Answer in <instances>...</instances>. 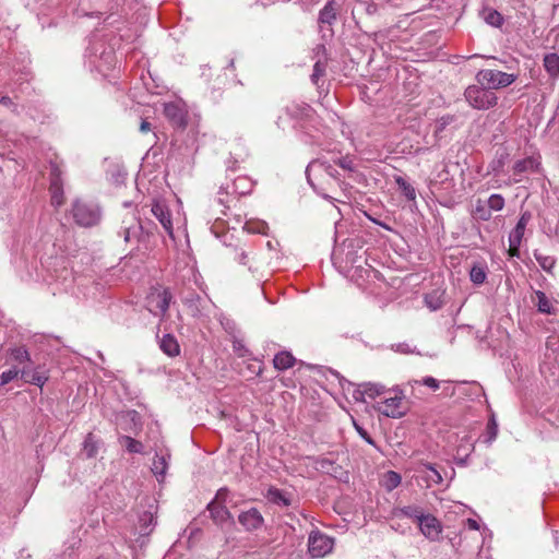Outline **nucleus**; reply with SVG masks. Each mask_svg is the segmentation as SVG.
Instances as JSON below:
<instances>
[{
    "label": "nucleus",
    "instance_id": "obj_1",
    "mask_svg": "<svg viewBox=\"0 0 559 559\" xmlns=\"http://www.w3.org/2000/svg\"><path fill=\"white\" fill-rule=\"evenodd\" d=\"M336 175L337 171L332 165L319 159L311 162L306 169L308 183L326 200H333L328 192L338 183Z\"/></svg>",
    "mask_w": 559,
    "mask_h": 559
},
{
    "label": "nucleus",
    "instance_id": "obj_2",
    "mask_svg": "<svg viewBox=\"0 0 559 559\" xmlns=\"http://www.w3.org/2000/svg\"><path fill=\"white\" fill-rule=\"evenodd\" d=\"M540 372L547 381L559 382V340L548 338Z\"/></svg>",
    "mask_w": 559,
    "mask_h": 559
},
{
    "label": "nucleus",
    "instance_id": "obj_3",
    "mask_svg": "<svg viewBox=\"0 0 559 559\" xmlns=\"http://www.w3.org/2000/svg\"><path fill=\"white\" fill-rule=\"evenodd\" d=\"M464 97L469 106L477 110L490 109L498 103L496 94L480 84L469 85L464 92Z\"/></svg>",
    "mask_w": 559,
    "mask_h": 559
},
{
    "label": "nucleus",
    "instance_id": "obj_4",
    "mask_svg": "<svg viewBox=\"0 0 559 559\" xmlns=\"http://www.w3.org/2000/svg\"><path fill=\"white\" fill-rule=\"evenodd\" d=\"M404 393L399 388L390 389L383 396V401L378 402L374 408L382 415L391 418H401L404 416L403 409Z\"/></svg>",
    "mask_w": 559,
    "mask_h": 559
},
{
    "label": "nucleus",
    "instance_id": "obj_5",
    "mask_svg": "<svg viewBox=\"0 0 559 559\" xmlns=\"http://www.w3.org/2000/svg\"><path fill=\"white\" fill-rule=\"evenodd\" d=\"M476 81L489 90H498L511 85L518 76L499 70L484 69L477 72Z\"/></svg>",
    "mask_w": 559,
    "mask_h": 559
},
{
    "label": "nucleus",
    "instance_id": "obj_6",
    "mask_svg": "<svg viewBox=\"0 0 559 559\" xmlns=\"http://www.w3.org/2000/svg\"><path fill=\"white\" fill-rule=\"evenodd\" d=\"M254 187V182L251 178L248 176H239L229 185H226V187H222L218 192V202L228 207L229 203L233 201V199H229L230 195H247L249 194Z\"/></svg>",
    "mask_w": 559,
    "mask_h": 559
},
{
    "label": "nucleus",
    "instance_id": "obj_7",
    "mask_svg": "<svg viewBox=\"0 0 559 559\" xmlns=\"http://www.w3.org/2000/svg\"><path fill=\"white\" fill-rule=\"evenodd\" d=\"M72 212L76 224L83 227L94 226L100 219V211L95 204L76 201L73 204Z\"/></svg>",
    "mask_w": 559,
    "mask_h": 559
},
{
    "label": "nucleus",
    "instance_id": "obj_8",
    "mask_svg": "<svg viewBox=\"0 0 559 559\" xmlns=\"http://www.w3.org/2000/svg\"><path fill=\"white\" fill-rule=\"evenodd\" d=\"M230 254L235 262L247 267L253 275L259 272L262 265L257 258L255 251L251 247L234 246L230 248Z\"/></svg>",
    "mask_w": 559,
    "mask_h": 559
},
{
    "label": "nucleus",
    "instance_id": "obj_9",
    "mask_svg": "<svg viewBox=\"0 0 559 559\" xmlns=\"http://www.w3.org/2000/svg\"><path fill=\"white\" fill-rule=\"evenodd\" d=\"M170 300L171 294L168 289H153L146 298V308L154 316L164 317Z\"/></svg>",
    "mask_w": 559,
    "mask_h": 559
},
{
    "label": "nucleus",
    "instance_id": "obj_10",
    "mask_svg": "<svg viewBox=\"0 0 559 559\" xmlns=\"http://www.w3.org/2000/svg\"><path fill=\"white\" fill-rule=\"evenodd\" d=\"M334 540L321 532H312L309 535L308 547L312 557L321 558L330 554L333 549Z\"/></svg>",
    "mask_w": 559,
    "mask_h": 559
},
{
    "label": "nucleus",
    "instance_id": "obj_11",
    "mask_svg": "<svg viewBox=\"0 0 559 559\" xmlns=\"http://www.w3.org/2000/svg\"><path fill=\"white\" fill-rule=\"evenodd\" d=\"M420 533L430 542H439L443 532L441 522L432 514H425L417 524Z\"/></svg>",
    "mask_w": 559,
    "mask_h": 559
},
{
    "label": "nucleus",
    "instance_id": "obj_12",
    "mask_svg": "<svg viewBox=\"0 0 559 559\" xmlns=\"http://www.w3.org/2000/svg\"><path fill=\"white\" fill-rule=\"evenodd\" d=\"M227 493V489H219L216 493L215 500L209 503L207 506L212 519L219 524L225 523L226 521L231 519L228 509L224 504H222V502L225 501Z\"/></svg>",
    "mask_w": 559,
    "mask_h": 559
},
{
    "label": "nucleus",
    "instance_id": "obj_13",
    "mask_svg": "<svg viewBox=\"0 0 559 559\" xmlns=\"http://www.w3.org/2000/svg\"><path fill=\"white\" fill-rule=\"evenodd\" d=\"M50 194L51 204L59 207L63 204V189L61 182V169L57 163H50Z\"/></svg>",
    "mask_w": 559,
    "mask_h": 559
},
{
    "label": "nucleus",
    "instance_id": "obj_14",
    "mask_svg": "<svg viewBox=\"0 0 559 559\" xmlns=\"http://www.w3.org/2000/svg\"><path fill=\"white\" fill-rule=\"evenodd\" d=\"M389 390L390 389H386L381 383L365 382L358 385V388L354 391L353 396L356 401H365V397L373 400L379 396H384Z\"/></svg>",
    "mask_w": 559,
    "mask_h": 559
},
{
    "label": "nucleus",
    "instance_id": "obj_15",
    "mask_svg": "<svg viewBox=\"0 0 559 559\" xmlns=\"http://www.w3.org/2000/svg\"><path fill=\"white\" fill-rule=\"evenodd\" d=\"M164 115L176 127H185L187 124V110L182 103L171 102L164 106Z\"/></svg>",
    "mask_w": 559,
    "mask_h": 559
},
{
    "label": "nucleus",
    "instance_id": "obj_16",
    "mask_svg": "<svg viewBox=\"0 0 559 559\" xmlns=\"http://www.w3.org/2000/svg\"><path fill=\"white\" fill-rule=\"evenodd\" d=\"M151 211L156 219L160 223L165 231L173 238L174 228L171 214L165 202L159 200L154 201Z\"/></svg>",
    "mask_w": 559,
    "mask_h": 559
},
{
    "label": "nucleus",
    "instance_id": "obj_17",
    "mask_svg": "<svg viewBox=\"0 0 559 559\" xmlns=\"http://www.w3.org/2000/svg\"><path fill=\"white\" fill-rule=\"evenodd\" d=\"M540 162L539 158L530 156L515 162L513 166V175L515 176L513 181L515 183L522 180L523 174L525 173H537L539 170Z\"/></svg>",
    "mask_w": 559,
    "mask_h": 559
},
{
    "label": "nucleus",
    "instance_id": "obj_18",
    "mask_svg": "<svg viewBox=\"0 0 559 559\" xmlns=\"http://www.w3.org/2000/svg\"><path fill=\"white\" fill-rule=\"evenodd\" d=\"M170 454L168 450H160L156 452L155 457L152 463L151 471L156 477L158 483L164 481L168 465H169Z\"/></svg>",
    "mask_w": 559,
    "mask_h": 559
},
{
    "label": "nucleus",
    "instance_id": "obj_19",
    "mask_svg": "<svg viewBox=\"0 0 559 559\" xmlns=\"http://www.w3.org/2000/svg\"><path fill=\"white\" fill-rule=\"evenodd\" d=\"M21 374L25 382L35 384L39 388H43L49 378L47 371L41 367H25L21 370Z\"/></svg>",
    "mask_w": 559,
    "mask_h": 559
},
{
    "label": "nucleus",
    "instance_id": "obj_20",
    "mask_svg": "<svg viewBox=\"0 0 559 559\" xmlns=\"http://www.w3.org/2000/svg\"><path fill=\"white\" fill-rule=\"evenodd\" d=\"M239 523L247 530V531H254L262 526L263 524V516L259 512L258 509L251 508L248 511L241 512L238 516Z\"/></svg>",
    "mask_w": 559,
    "mask_h": 559
},
{
    "label": "nucleus",
    "instance_id": "obj_21",
    "mask_svg": "<svg viewBox=\"0 0 559 559\" xmlns=\"http://www.w3.org/2000/svg\"><path fill=\"white\" fill-rule=\"evenodd\" d=\"M265 497L269 502L280 507H289L292 504V496L276 487H270Z\"/></svg>",
    "mask_w": 559,
    "mask_h": 559
},
{
    "label": "nucleus",
    "instance_id": "obj_22",
    "mask_svg": "<svg viewBox=\"0 0 559 559\" xmlns=\"http://www.w3.org/2000/svg\"><path fill=\"white\" fill-rule=\"evenodd\" d=\"M160 349L168 356L175 357L179 355L180 347L175 336L165 334L159 342Z\"/></svg>",
    "mask_w": 559,
    "mask_h": 559
},
{
    "label": "nucleus",
    "instance_id": "obj_23",
    "mask_svg": "<svg viewBox=\"0 0 559 559\" xmlns=\"http://www.w3.org/2000/svg\"><path fill=\"white\" fill-rule=\"evenodd\" d=\"M274 367L278 370H286L294 366L295 358L289 352H281L273 359Z\"/></svg>",
    "mask_w": 559,
    "mask_h": 559
},
{
    "label": "nucleus",
    "instance_id": "obj_24",
    "mask_svg": "<svg viewBox=\"0 0 559 559\" xmlns=\"http://www.w3.org/2000/svg\"><path fill=\"white\" fill-rule=\"evenodd\" d=\"M423 478H425L427 486L439 485L442 483L441 474L430 464H425L421 471Z\"/></svg>",
    "mask_w": 559,
    "mask_h": 559
},
{
    "label": "nucleus",
    "instance_id": "obj_25",
    "mask_svg": "<svg viewBox=\"0 0 559 559\" xmlns=\"http://www.w3.org/2000/svg\"><path fill=\"white\" fill-rule=\"evenodd\" d=\"M469 278L475 285H481L487 278V266L484 263H476L469 271Z\"/></svg>",
    "mask_w": 559,
    "mask_h": 559
},
{
    "label": "nucleus",
    "instance_id": "obj_26",
    "mask_svg": "<svg viewBox=\"0 0 559 559\" xmlns=\"http://www.w3.org/2000/svg\"><path fill=\"white\" fill-rule=\"evenodd\" d=\"M473 216L476 219L479 221H489L491 218L492 213L490 212V209L488 207L487 202H484L481 200H477L474 204Z\"/></svg>",
    "mask_w": 559,
    "mask_h": 559
},
{
    "label": "nucleus",
    "instance_id": "obj_27",
    "mask_svg": "<svg viewBox=\"0 0 559 559\" xmlns=\"http://www.w3.org/2000/svg\"><path fill=\"white\" fill-rule=\"evenodd\" d=\"M544 67L550 76H559V56L557 53H548L544 58Z\"/></svg>",
    "mask_w": 559,
    "mask_h": 559
},
{
    "label": "nucleus",
    "instance_id": "obj_28",
    "mask_svg": "<svg viewBox=\"0 0 559 559\" xmlns=\"http://www.w3.org/2000/svg\"><path fill=\"white\" fill-rule=\"evenodd\" d=\"M99 449V442L96 440L93 433H88L83 442V452L86 457L91 459L96 456Z\"/></svg>",
    "mask_w": 559,
    "mask_h": 559
},
{
    "label": "nucleus",
    "instance_id": "obj_29",
    "mask_svg": "<svg viewBox=\"0 0 559 559\" xmlns=\"http://www.w3.org/2000/svg\"><path fill=\"white\" fill-rule=\"evenodd\" d=\"M400 514L415 521L417 524L425 515L423 508L418 506H405L399 510Z\"/></svg>",
    "mask_w": 559,
    "mask_h": 559
},
{
    "label": "nucleus",
    "instance_id": "obj_30",
    "mask_svg": "<svg viewBox=\"0 0 559 559\" xmlns=\"http://www.w3.org/2000/svg\"><path fill=\"white\" fill-rule=\"evenodd\" d=\"M267 224L260 219L247 221L243 225V229L249 234H262L265 235L267 230Z\"/></svg>",
    "mask_w": 559,
    "mask_h": 559
},
{
    "label": "nucleus",
    "instance_id": "obj_31",
    "mask_svg": "<svg viewBox=\"0 0 559 559\" xmlns=\"http://www.w3.org/2000/svg\"><path fill=\"white\" fill-rule=\"evenodd\" d=\"M395 182L399 186V189L401 190L402 194L408 200V201H415L416 199V190L415 188L408 183L403 177L397 176L395 178Z\"/></svg>",
    "mask_w": 559,
    "mask_h": 559
},
{
    "label": "nucleus",
    "instance_id": "obj_32",
    "mask_svg": "<svg viewBox=\"0 0 559 559\" xmlns=\"http://www.w3.org/2000/svg\"><path fill=\"white\" fill-rule=\"evenodd\" d=\"M131 221V224L122 226L120 231L126 242H130L133 238H136L142 228L134 218H132Z\"/></svg>",
    "mask_w": 559,
    "mask_h": 559
},
{
    "label": "nucleus",
    "instance_id": "obj_33",
    "mask_svg": "<svg viewBox=\"0 0 559 559\" xmlns=\"http://www.w3.org/2000/svg\"><path fill=\"white\" fill-rule=\"evenodd\" d=\"M119 442L130 453H141L143 451V444L128 436H121Z\"/></svg>",
    "mask_w": 559,
    "mask_h": 559
},
{
    "label": "nucleus",
    "instance_id": "obj_34",
    "mask_svg": "<svg viewBox=\"0 0 559 559\" xmlns=\"http://www.w3.org/2000/svg\"><path fill=\"white\" fill-rule=\"evenodd\" d=\"M535 297L538 311L543 313H551L552 306L546 294L542 290H536Z\"/></svg>",
    "mask_w": 559,
    "mask_h": 559
},
{
    "label": "nucleus",
    "instance_id": "obj_35",
    "mask_svg": "<svg viewBox=\"0 0 559 559\" xmlns=\"http://www.w3.org/2000/svg\"><path fill=\"white\" fill-rule=\"evenodd\" d=\"M336 19L335 8L332 2H328L320 11L319 21L323 24H332Z\"/></svg>",
    "mask_w": 559,
    "mask_h": 559
},
{
    "label": "nucleus",
    "instance_id": "obj_36",
    "mask_svg": "<svg viewBox=\"0 0 559 559\" xmlns=\"http://www.w3.org/2000/svg\"><path fill=\"white\" fill-rule=\"evenodd\" d=\"M401 475L394 471H389L384 474L383 477V486L386 490L391 491L395 489L401 484Z\"/></svg>",
    "mask_w": 559,
    "mask_h": 559
},
{
    "label": "nucleus",
    "instance_id": "obj_37",
    "mask_svg": "<svg viewBox=\"0 0 559 559\" xmlns=\"http://www.w3.org/2000/svg\"><path fill=\"white\" fill-rule=\"evenodd\" d=\"M534 257H535L537 263L539 264V266L546 272H550L551 269L555 266L556 260L554 257L544 255L537 251L534 252Z\"/></svg>",
    "mask_w": 559,
    "mask_h": 559
},
{
    "label": "nucleus",
    "instance_id": "obj_38",
    "mask_svg": "<svg viewBox=\"0 0 559 559\" xmlns=\"http://www.w3.org/2000/svg\"><path fill=\"white\" fill-rule=\"evenodd\" d=\"M10 356L19 364H23L31 360L29 353L24 346L11 348Z\"/></svg>",
    "mask_w": 559,
    "mask_h": 559
},
{
    "label": "nucleus",
    "instance_id": "obj_39",
    "mask_svg": "<svg viewBox=\"0 0 559 559\" xmlns=\"http://www.w3.org/2000/svg\"><path fill=\"white\" fill-rule=\"evenodd\" d=\"M425 305L432 311L440 309L443 306L441 295L433 293L425 296Z\"/></svg>",
    "mask_w": 559,
    "mask_h": 559
},
{
    "label": "nucleus",
    "instance_id": "obj_40",
    "mask_svg": "<svg viewBox=\"0 0 559 559\" xmlns=\"http://www.w3.org/2000/svg\"><path fill=\"white\" fill-rule=\"evenodd\" d=\"M504 203L506 202H504L503 197L498 193L491 194L487 200V204H488V207L490 209L491 213H492V211H495V212L501 211L504 207Z\"/></svg>",
    "mask_w": 559,
    "mask_h": 559
},
{
    "label": "nucleus",
    "instance_id": "obj_41",
    "mask_svg": "<svg viewBox=\"0 0 559 559\" xmlns=\"http://www.w3.org/2000/svg\"><path fill=\"white\" fill-rule=\"evenodd\" d=\"M334 163L337 164L344 170H348V171L356 170L355 158L349 155L340 157L336 160H334Z\"/></svg>",
    "mask_w": 559,
    "mask_h": 559
},
{
    "label": "nucleus",
    "instance_id": "obj_42",
    "mask_svg": "<svg viewBox=\"0 0 559 559\" xmlns=\"http://www.w3.org/2000/svg\"><path fill=\"white\" fill-rule=\"evenodd\" d=\"M498 433V425L495 420V418H491L487 424L486 435H485V442L491 443L496 438Z\"/></svg>",
    "mask_w": 559,
    "mask_h": 559
},
{
    "label": "nucleus",
    "instance_id": "obj_43",
    "mask_svg": "<svg viewBox=\"0 0 559 559\" xmlns=\"http://www.w3.org/2000/svg\"><path fill=\"white\" fill-rule=\"evenodd\" d=\"M326 64L322 61H317L313 66V73L311 74V81L313 84L319 83V80L324 75L325 73Z\"/></svg>",
    "mask_w": 559,
    "mask_h": 559
},
{
    "label": "nucleus",
    "instance_id": "obj_44",
    "mask_svg": "<svg viewBox=\"0 0 559 559\" xmlns=\"http://www.w3.org/2000/svg\"><path fill=\"white\" fill-rule=\"evenodd\" d=\"M141 531L143 534H146V530L150 526H154L156 524V519L151 512H144L140 518Z\"/></svg>",
    "mask_w": 559,
    "mask_h": 559
},
{
    "label": "nucleus",
    "instance_id": "obj_45",
    "mask_svg": "<svg viewBox=\"0 0 559 559\" xmlns=\"http://www.w3.org/2000/svg\"><path fill=\"white\" fill-rule=\"evenodd\" d=\"M412 386H414L415 384H423V385H426L428 386L429 389L433 390V391H437L439 388H440V384H439V381L437 379H435L433 377H425L423 380H414L412 382H409Z\"/></svg>",
    "mask_w": 559,
    "mask_h": 559
},
{
    "label": "nucleus",
    "instance_id": "obj_46",
    "mask_svg": "<svg viewBox=\"0 0 559 559\" xmlns=\"http://www.w3.org/2000/svg\"><path fill=\"white\" fill-rule=\"evenodd\" d=\"M19 372L20 371L16 368H11V369L0 373V386H3L5 384L10 383L11 381H13L14 379H16L19 376Z\"/></svg>",
    "mask_w": 559,
    "mask_h": 559
},
{
    "label": "nucleus",
    "instance_id": "obj_47",
    "mask_svg": "<svg viewBox=\"0 0 559 559\" xmlns=\"http://www.w3.org/2000/svg\"><path fill=\"white\" fill-rule=\"evenodd\" d=\"M524 237V231L516 229L515 227L511 230L509 235V243L510 247H520L522 239Z\"/></svg>",
    "mask_w": 559,
    "mask_h": 559
},
{
    "label": "nucleus",
    "instance_id": "obj_48",
    "mask_svg": "<svg viewBox=\"0 0 559 559\" xmlns=\"http://www.w3.org/2000/svg\"><path fill=\"white\" fill-rule=\"evenodd\" d=\"M485 21L492 26H500L503 22V17L498 11L491 10L485 16Z\"/></svg>",
    "mask_w": 559,
    "mask_h": 559
},
{
    "label": "nucleus",
    "instance_id": "obj_49",
    "mask_svg": "<svg viewBox=\"0 0 559 559\" xmlns=\"http://www.w3.org/2000/svg\"><path fill=\"white\" fill-rule=\"evenodd\" d=\"M233 349H234L235 354H237L239 357H246L249 353V350L246 348V346L239 340H235L233 342Z\"/></svg>",
    "mask_w": 559,
    "mask_h": 559
},
{
    "label": "nucleus",
    "instance_id": "obj_50",
    "mask_svg": "<svg viewBox=\"0 0 559 559\" xmlns=\"http://www.w3.org/2000/svg\"><path fill=\"white\" fill-rule=\"evenodd\" d=\"M392 349L400 354H413L415 353L414 348L411 347L407 343H397L392 345Z\"/></svg>",
    "mask_w": 559,
    "mask_h": 559
},
{
    "label": "nucleus",
    "instance_id": "obj_51",
    "mask_svg": "<svg viewBox=\"0 0 559 559\" xmlns=\"http://www.w3.org/2000/svg\"><path fill=\"white\" fill-rule=\"evenodd\" d=\"M474 445L469 441L466 442V444H460L457 448V455L460 456H467L471 451H473Z\"/></svg>",
    "mask_w": 559,
    "mask_h": 559
},
{
    "label": "nucleus",
    "instance_id": "obj_52",
    "mask_svg": "<svg viewBox=\"0 0 559 559\" xmlns=\"http://www.w3.org/2000/svg\"><path fill=\"white\" fill-rule=\"evenodd\" d=\"M355 425V428L357 430V432L359 433V436L366 440L369 444H374V441L373 439L369 436V433L364 429L361 428L360 426H358L356 423H354Z\"/></svg>",
    "mask_w": 559,
    "mask_h": 559
},
{
    "label": "nucleus",
    "instance_id": "obj_53",
    "mask_svg": "<svg viewBox=\"0 0 559 559\" xmlns=\"http://www.w3.org/2000/svg\"><path fill=\"white\" fill-rule=\"evenodd\" d=\"M527 223H528V218L526 217L525 214H523L520 217V219L518 221V223L515 225V228L520 229V230H523L525 233V228H526Z\"/></svg>",
    "mask_w": 559,
    "mask_h": 559
},
{
    "label": "nucleus",
    "instance_id": "obj_54",
    "mask_svg": "<svg viewBox=\"0 0 559 559\" xmlns=\"http://www.w3.org/2000/svg\"><path fill=\"white\" fill-rule=\"evenodd\" d=\"M100 59H104L108 66L112 63L114 56L111 51H103Z\"/></svg>",
    "mask_w": 559,
    "mask_h": 559
},
{
    "label": "nucleus",
    "instance_id": "obj_55",
    "mask_svg": "<svg viewBox=\"0 0 559 559\" xmlns=\"http://www.w3.org/2000/svg\"><path fill=\"white\" fill-rule=\"evenodd\" d=\"M466 524H467L469 530H473V531H478L479 530V524L474 519H467Z\"/></svg>",
    "mask_w": 559,
    "mask_h": 559
},
{
    "label": "nucleus",
    "instance_id": "obj_56",
    "mask_svg": "<svg viewBox=\"0 0 559 559\" xmlns=\"http://www.w3.org/2000/svg\"><path fill=\"white\" fill-rule=\"evenodd\" d=\"M151 130V123L147 122L146 120H143L140 124V131L143 132V133H146Z\"/></svg>",
    "mask_w": 559,
    "mask_h": 559
},
{
    "label": "nucleus",
    "instance_id": "obj_57",
    "mask_svg": "<svg viewBox=\"0 0 559 559\" xmlns=\"http://www.w3.org/2000/svg\"><path fill=\"white\" fill-rule=\"evenodd\" d=\"M508 252H509L510 257H516L518 258L520 255V247H510L509 246Z\"/></svg>",
    "mask_w": 559,
    "mask_h": 559
},
{
    "label": "nucleus",
    "instance_id": "obj_58",
    "mask_svg": "<svg viewBox=\"0 0 559 559\" xmlns=\"http://www.w3.org/2000/svg\"><path fill=\"white\" fill-rule=\"evenodd\" d=\"M182 300H183L186 304H193L194 301H198V300H199V296L191 295V296L182 297Z\"/></svg>",
    "mask_w": 559,
    "mask_h": 559
},
{
    "label": "nucleus",
    "instance_id": "obj_59",
    "mask_svg": "<svg viewBox=\"0 0 559 559\" xmlns=\"http://www.w3.org/2000/svg\"><path fill=\"white\" fill-rule=\"evenodd\" d=\"M8 102H9L8 97H2L0 100L1 104H7Z\"/></svg>",
    "mask_w": 559,
    "mask_h": 559
},
{
    "label": "nucleus",
    "instance_id": "obj_60",
    "mask_svg": "<svg viewBox=\"0 0 559 559\" xmlns=\"http://www.w3.org/2000/svg\"><path fill=\"white\" fill-rule=\"evenodd\" d=\"M95 67L99 70V71H103V67L100 63H95Z\"/></svg>",
    "mask_w": 559,
    "mask_h": 559
}]
</instances>
